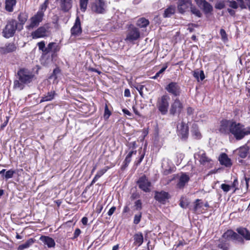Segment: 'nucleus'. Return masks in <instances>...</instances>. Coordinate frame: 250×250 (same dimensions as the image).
Returning a JSON list of instances; mask_svg holds the SVG:
<instances>
[{"mask_svg": "<svg viewBox=\"0 0 250 250\" xmlns=\"http://www.w3.org/2000/svg\"><path fill=\"white\" fill-rule=\"evenodd\" d=\"M219 131L226 135H232L237 140L243 139L250 134V126H245L232 120H222L220 123Z\"/></svg>", "mask_w": 250, "mask_h": 250, "instance_id": "obj_1", "label": "nucleus"}, {"mask_svg": "<svg viewBox=\"0 0 250 250\" xmlns=\"http://www.w3.org/2000/svg\"><path fill=\"white\" fill-rule=\"evenodd\" d=\"M33 73L25 68L20 69L17 72V80L14 82V88L19 90H22L25 84L31 83L33 79Z\"/></svg>", "mask_w": 250, "mask_h": 250, "instance_id": "obj_2", "label": "nucleus"}, {"mask_svg": "<svg viewBox=\"0 0 250 250\" xmlns=\"http://www.w3.org/2000/svg\"><path fill=\"white\" fill-rule=\"evenodd\" d=\"M17 25L18 23L16 20L12 19L8 21L2 31L3 36L6 38L12 37L17 28Z\"/></svg>", "mask_w": 250, "mask_h": 250, "instance_id": "obj_3", "label": "nucleus"}, {"mask_svg": "<svg viewBox=\"0 0 250 250\" xmlns=\"http://www.w3.org/2000/svg\"><path fill=\"white\" fill-rule=\"evenodd\" d=\"M44 16L43 12L39 11L38 12L30 19V23L26 26V28L30 30L37 27L43 20Z\"/></svg>", "mask_w": 250, "mask_h": 250, "instance_id": "obj_4", "label": "nucleus"}, {"mask_svg": "<svg viewBox=\"0 0 250 250\" xmlns=\"http://www.w3.org/2000/svg\"><path fill=\"white\" fill-rule=\"evenodd\" d=\"M170 98L167 95H163L158 100L157 107L161 113L165 115L168 111Z\"/></svg>", "mask_w": 250, "mask_h": 250, "instance_id": "obj_5", "label": "nucleus"}, {"mask_svg": "<svg viewBox=\"0 0 250 250\" xmlns=\"http://www.w3.org/2000/svg\"><path fill=\"white\" fill-rule=\"evenodd\" d=\"M139 188L146 192L150 191L151 182L144 175L141 177L137 181Z\"/></svg>", "mask_w": 250, "mask_h": 250, "instance_id": "obj_6", "label": "nucleus"}, {"mask_svg": "<svg viewBox=\"0 0 250 250\" xmlns=\"http://www.w3.org/2000/svg\"><path fill=\"white\" fill-rule=\"evenodd\" d=\"M183 103L178 98H176L171 104L169 112L172 115L180 114L183 109Z\"/></svg>", "mask_w": 250, "mask_h": 250, "instance_id": "obj_7", "label": "nucleus"}, {"mask_svg": "<svg viewBox=\"0 0 250 250\" xmlns=\"http://www.w3.org/2000/svg\"><path fill=\"white\" fill-rule=\"evenodd\" d=\"M48 34V28L46 26H42L39 27L35 31L31 33L32 39H36L38 38H44L47 36Z\"/></svg>", "mask_w": 250, "mask_h": 250, "instance_id": "obj_8", "label": "nucleus"}, {"mask_svg": "<svg viewBox=\"0 0 250 250\" xmlns=\"http://www.w3.org/2000/svg\"><path fill=\"white\" fill-rule=\"evenodd\" d=\"M165 89L168 93L175 96H179L181 94V87L175 82L170 83L166 86Z\"/></svg>", "mask_w": 250, "mask_h": 250, "instance_id": "obj_9", "label": "nucleus"}, {"mask_svg": "<svg viewBox=\"0 0 250 250\" xmlns=\"http://www.w3.org/2000/svg\"><path fill=\"white\" fill-rule=\"evenodd\" d=\"M106 6L104 0H96L92 6V10L98 14L105 12Z\"/></svg>", "mask_w": 250, "mask_h": 250, "instance_id": "obj_10", "label": "nucleus"}, {"mask_svg": "<svg viewBox=\"0 0 250 250\" xmlns=\"http://www.w3.org/2000/svg\"><path fill=\"white\" fill-rule=\"evenodd\" d=\"M140 36V34L139 29L136 27H133L128 30L125 41L132 42L138 39Z\"/></svg>", "mask_w": 250, "mask_h": 250, "instance_id": "obj_11", "label": "nucleus"}, {"mask_svg": "<svg viewBox=\"0 0 250 250\" xmlns=\"http://www.w3.org/2000/svg\"><path fill=\"white\" fill-rule=\"evenodd\" d=\"M178 135L183 139H187L188 135V127L187 125L181 122L177 125Z\"/></svg>", "mask_w": 250, "mask_h": 250, "instance_id": "obj_12", "label": "nucleus"}, {"mask_svg": "<svg viewBox=\"0 0 250 250\" xmlns=\"http://www.w3.org/2000/svg\"><path fill=\"white\" fill-rule=\"evenodd\" d=\"M198 6L202 9L205 14L210 13L213 8L211 5L205 0H195Z\"/></svg>", "mask_w": 250, "mask_h": 250, "instance_id": "obj_13", "label": "nucleus"}, {"mask_svg": "<svg viewBox=\"0 0 250 250\" xmlns=\"http://www.w3.org/2000/svg\"><path fill=\"white\" fill-rule=\"evenodd\" d=\"M169 197L168 193L164 191H156L155 193V200L163 204L166 203Z\"/></svg>", "mask_w": 250, "mask_h": 250, "instance_id": "obj_14", "label": "nucleus"}, {"mask_svg": "<svg viewBox=\"0 0 250 250\" xmlns=\"http://www.w3.org/2000/svg\"><path fill=\"white\" fill-rule=\"evenodd\" d=\"M198 156L200 163L204 166L208 165L211 160L208 158L203 150H200L196 154L195 157Z\"/></svg>", "mask_w": 250, "mask_h": 250, "instance_id": "obj_15", "label": "nucleus"}, {"mask_svg": "<svg viewBox=\"0 0 250 250\" xmlns=\"http://www.w3.org/2000/svg\"><path fill=\"white\" fill-rule=\"evenodd\" d=\"M223 237L226 239H231L242 242L243 239L236 232L231 230H227L223 235Z\"/></svg>", "mask_w": 250, "mask_h": 250, "instance_id": "obj_16", "label": "nucleus"}, {"mask_svg": "<svg viewBox=\"0 0 250 250\" xmlns=\"http://www.w3.org/2000/svg\"><path fill=\"white\" fill-rule=\"evenodd\" d=\"M82 33V28L81 26L80 20L79 17H77L75 23L71 29V33L72 36H79Z\"/></svg>", "mask_w": 250, "mask_h": 250, "instance_id": "obj_17", "label": "nucleus"}, {"mask_svg": "<svg viewBox=\"0 0 250 250\" xmlns=\"http://www.w3.org/2000/svg\"><path fill=\"white\" fill-rule=\"evenodd\" d=\"M191 5L190 0H179L178 4V9L179 12L183 13L188 8H190Z\"/></svg>", "mask_w": 250, "mask_h": 250, "instance_id": "obj_18", "label": "nucleus"}, {"mask_svg": "<svg viewBox=\"0 0 250 250\" xmlns=\"http://www.w3.org/2000/svg\"><path fill=\"white\" fill-rule=\"evenodd\" d=\"M17 49V46L13 42L8 43L5 44L3 47H0V53L7 54L15 51Z\"/></svg>", "mask_w": 250, "mask_h": 250, "instance_id": "obj_19", "label": "nucleus"}, {"mask_svg": "<svg viewBox=\"0 0 250 250\" xmlns=\"http://www.w3.org/2000/svg\"><path fill=\"white\" fill-rule=\"evenodd\" d=\"M189 180V176L185 173H182L177 184V187L179 188H183Z\"/></svg>", "mask_w": 250, "mask_h": 250, "instance_id": "obj_20", "label": "nucleus"}, {"mask_svg": "<svg viewBox=\"0 0 250 250\" xmlns=\"http://www.w3.org/2000/svg\"><path fill=\"white\" fill-rule=\"evenodd\" d=\"M39 240L44 245H47V246L49 248H53L55 246L54 240L49 236L42 235L40 237Z\"/></svg>", "mask_w": 250, "mask_h": 250, "instance_id": "obj_21", "label": "nucleus"}, {"mask_svg": "<svg viewBox=\"0 0 250 250\" xmlns=\"http://www.w3.org/2000/svg\"><path fill=\"white\" fill-rule=\"evenodd\" d=\"M219 161L220 164L226 167H230L231 165V160L225 153H222L219 157Z\"/></svg>", "mask_w": 250, "mask_h": 250, "instance_id": "obj_22", "label": "nucleus"}, {"mask_svg": "<svg viewBox=\"0 0 250 250\" xmlns=\"http://www.w3.org/2000/svg\"><path fill=\"white\" fill-rule=\"evenodd\" d=\"M72 0H60V6L63 11H68L72 7Z\"/></svg>", "mask_w": 250, "mask_h": 250, "instance_id": "obj_23", "label": "nucleus"}, {"mask_svg": "<svg viewBox=\"0 0 250 250\" xmlns=\"http://www.w3.org/2000/svg\"><path fill=\"white\" fill-rule=\"evenodd\" d=\"M134 244L137 247L140 246L143 243L144 237L142 233L138 232L133 236Z\"/></svg>", "mask_w": 250, "mask_h": 250, "instance_id": "obj_24", "label": "nucleus"}, {"mask_svg": "<svg viewBox=\"0 0 250 250\" xmlns=\"http://www.w3.org/2000/svg\"><path fill=\"white\" fill-rule=\"evenodd\" d=\"M191 133L192 135L196 139H199L202 135L199 130V128L197 124H193L191 126Z\"/></svg>", "mask_w": 250, "mask_h": 250, "instance_id": "obj_25", "label": "nucleus"}, {"mask_svg": "<svg viewBox=\"0 0 250 250\" xmlns=\"http://www.w3.org/2000/svg\"><path fill=\"white\" fill-rule=\"evenodd\" d=\"M56 95V93L55 91H49L42 97L40 103L51 101L54 99Z\"/></svg>", "mask_w": 250, "mask_h": 250, "instance_id": "obj_26", "label": "nucleus"}, {"mask_svg": "<svg viewBox=\"0 0 250 250\" xmlns=\"http://www.w3.org/2000/svg\"><path fill=\"white\" fill-rule=\"evenodd\" d=\"M238 233L246 240H250V232L246 228H239L237 229Z\"/></svg>", "mask_w": 250, "mask_h": 250, "instance_id": "obj_27", "label": "nucleus"}, {"mask_svg": "<svg viewBox=\"0 0 250 250\" xmlns=\"http://www.w3.org/2000/svg\"><path fill=\"white\" fill-rule=\"evenodd\" d=\"M16 0H5V10L9 12L13 11V7L16 5Z\"/></svg>", "mask_w": 250, "mask_h": 250, "instance_id": "obj_28", "label": "nucleus"}, {"mask_svg": "<svg viewBox=\"0 0 250 250\" xmlns=\"http://www.w3.org/2000/svg\"><path fill=\"white\" fill-rule=\"evenodd\" d=\"M193 76L196 80L199 82L200 81H203L205 77L204 75V71L203 70H197L193 72Z\"/></svg>", "mask_w": 250, "mask_h": 250, "instance_id": "obj_29", "label": "nucleus"}, {"mask_svg": "<svg viewBox=\"0 0 250 250\" xmlns=\"http://www.w3.org/2000/svg\"><path fill=\"white\" fill-rule=\"evenodd\" d=\"M204 207V203L200 199L196 200L194 203V210L196 212L201 211L200 209Z\"/></svg>", "mask_w": 250, "mask_h": 250, "instance_id": "obj_30", "label": "nucleus"}, {"mask_svg": "<svg viewBox=\"0 0 250 250\" xmlns=\"http://www.w3.org/2000/svg\"><path fill=\"white\" fill-rule=\"evenodd\" d=\"M175 7L172 6H170L167 8L165 10L164 13V17L165 18L169 17L175 13Z\"/></svg>", "mask_w": 250, "mask_h": 250, "instance_id": "obj_31", "label": "nucleus"}, {"mask_svg": "<svg viewBox=\"0 0 250 250\" xmlns=\"http://www.w3.org/2000/svg\"><path fill=\"white\" fill-rule=\"evenodd\" d=\"M33 243V241L32 239H30L25 242L24 244L20 245L18 248V250H23L25 249L28 248Z\"/></svg>", "mask_w": 250, "mask_h": 250, "instance_id": "obj_32", "label": "nucleus"}, {"mask_svg": "<svg viewBox=\"0 0 250 250\" xmlns=\"http://www.w3.org/2000/svg\"><path fill=\"white\" fill-rule=\"evenodd\" d=\"M149 21L145 18H142L138 20L137 26L141 28L145 27L149 24Z\"/></svg>", "mask_w": 250, "mask_h": 250, "instance_id": "obj_33", "label": "nucleus"}, {"mask_svg": "<svg viewBox=\"0 0 250 250\" xmlns=\"http://www.w3.org/2000/svg\"><path fill=\"white\" fill-rule=\"evenodd\" d=\"M136 150H131L126 155L124 163L125 165L127 166L131 161V157L133 154H136Z\"/></svg>", "mask_w": 250, "mask_h": 250, "instance_id": "obj_34", "label": "nucleus"}, {"mask_svg": "<svg viewBox=\"0 0 250 250\" xmlns=\"http://www.w3.org/2000/svg\"><path fill=\"white\" fill-rule=\"evenodd\" d=\"M18 18L21 23L23 24L27 20L28 15L25 12L20 13Z\"/></svg>", "mask_w": 250, "mask_h": 250, "instance_id": "obj_35", "label": "nucleus"}, {"mask_svg": "<svg viewBox=\"0 0 250 250\" xmlns=\"http://www.w3.org/2000/svg\"><path fill=\"white\" fill-rule=\"evenodd\" d=\"M56 44L55 42H50L49 43L47 46L46 47L45 50V54H47L50 52L53 48L54 51L56 52L58 51L57 48V46L56 45Z\"/></svg>", "mask_w": 250, "mask_h": 250, "instance_id": "obj_36", "label": "nucleus"}, {"mask_svg": "<svg viewBox=\"0 0 250 250\" xmlns=\"http://www.w3.org/2000/svg\"><path fill=\"white\" fill-rule=\"evenodd\" d=\"M248 153V149L246 147H240L239 149V155L240 157L244 158L246 157Z\"/></svg>", "mask_w": 250, "mask_h": 250, "instance_id": "obj_37", "label": "nucleus"}, {"mask_svg": "<svg viewBox=\"0 0 250 250\" xmlns=\"http://www.w3.org/2000/svg\"><path fill=\"white\" fill-rule=\"evenodd\" d=\"M16 173L15 171L12 169H10L6 171L4 175V178L7 180L9 179L12 178L14 174Z\"/></svg>", "mask_w": 250, "mask_h": 250, "instance_id": "obj_38", "label": "nucleus"}, {"mask_svg": "<svg viewBox=\"0 0 250 250\" xmlns=\"http://www.w3.org/2000/svg\"><path fill=\"white\" fill-rule=\"evenodd\" d=\"M168 163L167 161H164L162 164V167L163 169V173L165 175H167L171 172V169L170 167L168 168L165 167V163Z\"/></svg>", "mask_w": 250, "mask_h": 250, "instance_id": "obj_39", "label": "nucleus"}, {"mask_svg": "<svg viewBox=\"0 0 250 250\" xmlns=\"http://www.w3.org/2000/svg\"><path fill=\"white\" fill-rule=\"evenodd\" d=\"M88 0H80V8L83 12H84L87 8Z\"/></svg>", "mask_w": 250, "mask_h": 250, "instance_id": "obj_40", "label": "nucleus"}, {"mask_svg": "<svg viewBox=\"0 0 250 250\" xmlns=\"http://www.w3.org/2000/svg\"><path fill=\"white\" fill-rule=\"evenodd\" d=\"M135 88L137 90V91L139 92L140 95L143 97V92H144V89L145 88V86L141 84H137L135 85Z\"/></svg>", "mask_w": 250, "mask_h": 250, "instance_id": "obj_41", "label": "nucleus"}, {"mask_svg": "<svg viewBox=\"0 0 250 250\" xmlns=\"http://www.w3.org/2000/svg\"><path fill=\"white\" fill-rule=\"evenodd\" d=\"M220 34L221 36V39L223 41L226 42L228 41V36L226 31L223 29H221Z\"/></svg>", "mask_w": 250, "mask_h": 250, "instance_id": "obj_42", "label": "nucleus"}, {"mask_svg": "<svg viewBox=\"0 0 250 250\" xmlns=\"http://www.w3.org/2000/svg\"><path fill=\"white\" fill-rule=\"evenodd\" d=\"M110 115H111V112L108 109L107 104H106L105 105L104 112V119L105 120H107L109 118Z\"/></svg>", "mask_w": 250, "mask_h": 250, "instance_id": "obj_43", "label": "nucleus"}, {"mask_svg": "<svg viewBox=\"0 0 250 250\" xmlns=\"http://www.w3.org/2000/svg\"><path fill=\"white\" fill-rule=\"evenodd\" d=\"M190 9H191V12L194 14L195 15H196V16H197L198 17H201V16H202V14L200 12V11L198 9H197L196 7H192V5L190 7Z\"/></svg>", "mask_w": 250, "mask_h": 250, "instance_id": "obj_44", "label": "nucleus"}, {"mask_svg": "<svg viewBox=\"0 0 250 250\" xmlns=\"http://www.w3.org/2000/svg\"><path fill=\"white\" fill-rule=\"evenodd\" d=\"M60 73V69L59 68H56L54 69L53 73L50 76V79H56L57 78V75Z\"/></svg>", "mask_w": 250, "mask_h": 250, "instance_id": "obj_45", "label": "nucleus"}, {"mask_svg": "<svg viewBox=\"0 0 250 250\" xmlns=\"http://www.w3.org/2000/svg\"><path fill=\"white\" fill-rule=\"evenodd\" d=\"M225 6V1H220L217 2L215 6V7L218 9H222Z\"/></svg>", "mask_w": 250, "mask_h": 250, "instance_id": "obj_46", "label": "nucleus"}, {"mask_svg": "<svg viewBox=\"0 0 250 250\" xmlns=\"http://www.w3.org/2000/svg\"><path fill=\"white\" fill-rule=\"evenodd\" d=\"M38 46L40 50H42L44 53L45 54L46 47L45 46V42L42 41L38 43Z\"/></svg>", "mask_w": 250, "mask_h": 250, "instance_id": "obj_47", "label": "nucleus"}, {"mask_svg": "<svg viewBox=\"0 0 250 250\" xmlns=\"http://www.w3.org/2000/svg\"><path fill=\"white\" fill-rule=\"evenodd\" d=\"M218 250H228V244L222 243L218 244Z\"/></svg>", "mask_w": 250, "mask_h": 250, "instance_id": "obj_48", "label": "nucleus"}, {"mask_svg": "<svg viewBox=\"0 0 250 250\" xmlns=\"http://www.w3.org/2000/svg\"><path fill=\"white\" fill-rule=\"evenodd\" d=\"M107 167H105L104 168H103L100 170H99L97 174H96V176L98 177L99 178L101 177L104 173L106 172V171L107 170Z\"/></svg>", "mask_w": 250, "mask_h": 250, "instance_id": "obj_49", "label": "nucleus"}, {"mask_svg": "<svg viewBox=\"0 0 250 250\" xmlns=\"http://www.w3.org/2000/svg\"><path fill=\"white\" fill-rule=\"evenodd\" d=\"M142 217V215L141 213H139V214H136L134 216V223L135 224H138L139 223L141 220V218Z\"/></svg>", "mask_w": 250, "mask_h": 250, "instance_id": "obj_50", "label": "nucleus"}, {"mask_svg": "<svg viewBox=\"0 0 250 250\" xmlns=\"http://www.w3.org/2000/svg\"><path fill=\"white\" fill-rule=\"evenodd\" d=\"M221 188L224 192H227L230 190L231 186L225 184H223L221 185Z\"/></svg>", "mask_w": 250, "mask_h": 250, "instance_id": "obj_51", "label": "nucleus"}, {"mask_svg": "<svg viewBox=\"0 0 250 250\" xmlns=\"http://www.w3.org/2000/svg\"><path fill=\"white\" fill-rule=\"evenodd\" d=\"M227 2H228L229 3V6L232 8H234V9H236L238 7V4L237 3V2L235 1H227Z\"/></svg>", "mask_w": 250, "mask_h": 250, "instance_id": "obj_52", "label": "nucleus"}, {"mask_svg": "<svg viewBox=\"0 0 250 250\" xmlns=\"http://www.w3.org/2000/svg\"><path fill=\"white\" fill-rule=\"evenodd\" d=\"M167 67H164L162 68L161 70H160L158 72H157L154 76L152 77V79H157L161 74L163 73L165 70H166Z\"/></svg>", "mask_w": 250, "mask_h": 250, "instance_id": "obj_53", "label": "nucleus"}, {"mask_svg": "<svg viewBox=\"0 0 250 250\" xmlns=\"http://www.w3.org/2000/svg\"><path fill=\"white\" fill-rule=\"evenodd\" d=\"M127 146L129 147V148L131 149V150H134V149L136 148V143L135 142L129 143Z\"/></svg>", "mask_w": 250, "mask_h": 250, "instance_id": "obj_54", "label": "nucleus"}, {"mask_svg": "<svg viewBox=\"0 0 250 250\" xmlns=\"http://www.w3.org/2000/svg\"><path fill=\"white\" fill-rule=\"evenodd\" d=\"M250 178L249 177H245L244 181H242V184H245L246 186V188L247 189L249 187V182L250 181Z\"/></svg>", "mask_w": 250, "mask_h": 250, "instance_id": "obj_55", "label": "nucleus"}, {"mask_svg": "<svg viewBox=\"0 0 250 250\" xmlns=\"http://www.w3.org/2000/svg\"><path fill=\"white\" fill-rule=\"evenodd\" d=\"M81 231L79 229H75L74 233L73 239L76 238L81 233Z\"/></svg>", "mask_w": 250, "mask_h": 250, "instance_id": "obj_56", "label": "nucleus"}, {"mask_svg": "<svg viewBox=\"0 0 250 250\" xmlns=\"http://www.w3.org/2000/svg\"><path fill=\"white\" fill-rule=\"evenodd\" d=\"M144 155H145L144 153L141 154L140 157L139 158L138 160H137L136 161H135V164L136 165H138L141 163V162L142 161V160L144 157Z\"/></svg>", "mask_w": 250, "mask_h": 250, "instance_id": "obj_57", "label": "nucleus"}, {"mask_svg": "<svg viewBox=\"0 0 250 250\" xmlns=\"http://www.w3.org/2000/svg\"><path fill=\"white\" fill-rule=\"evenodd\" d=\"M116 208L115 207H112L111 208H110L107 212L108 215L109 216H111L115 212Z\"/></svg>", "mask_w": 250, "mask_h": 250, "instance_id": "obj_58", "label": "nucleus"}, {"mask_svg": "<svg viewBox=\"0 0 250 250\" xmlns=\"http://www.w3.org/2000/svg\"><path fill=\"white\" fill-rule=\"evenodd\" d=\"M9 121V117H6V120L1 125L0 128L3 129V128L6 126Z\"/></svg>", "mask_w": 250, "mask_h": 250, "instance_id": "obj_59", "label": "nucleus"}, {"mask_svg": "<svg viewBox=\"0 0 250 250\" xmlns=\"http://www.w3.org/2000/svg\"><path fill=\"white\" fill-rule=\"evenodd\" d=\"M122 111L125 114L128 115L129 116H131V113L127 109H123Z\"/></svg>", "mask_w": 250, "mask_h": 250, "instance_id": "obj_60", "label": "nucleus"}, {"mask_svg": "<svg viewBox=\"0 0 250 250\" xmlns=\"http://www.w3.org/2000/svg\"><path fill=\"white\" fill-rule=\"evenodd\" d=\"M82 223L83 225H86L87 224V222H88V219L87 217H83L82 219Z\"/></svg>", "mask_w": 250, "mask_h": 250, "instance_id": "obj_61", "label": "nucleus"}, {"mask_svg": "<svg viewBox=\"0 0 250 250\" xmlns=\"http://www.w3.org/2000/svg\"><path fill=\"white\" fill-rule=\"evenodd\" d=\"M193 113V109L190 107H188L187 108V114L188 115L192 114Z\"/></svg>", "mask_w": 250, "mask_h": 250, "instance_id": "obj_62", "label": "nucleus"}, {"mask_svg": "<svg viewBox=\"0 0 250 250\" xmlns=\"http://www.w3.org/2000/svg\"><path fill=\"white\" fill-rule=\"evenodd\" d=\"M180 206L182 208H186L187 207V204L185 201H184L183 200H181L180 201Z\"/></svg>", "mask_w": 250, "mask_h": 250, "instance_id": "obj_63", "label": "nucleus"}, {"mask_svg": "<svg viewBox=\"0 0 250 250\" xmlns=\"http://www.w3.org/2000/svg\"><path fill=\"white\" fill-rule=\"evenodd\" d=\"M124 95L125 97H129L130 96V91L128 89H126L124 92Z\"/></svg>", "mask_w": 250, "mask_h": 250, "instance_id": "obj_64", "label": "nucleus"}]
</instances>
